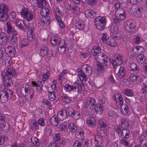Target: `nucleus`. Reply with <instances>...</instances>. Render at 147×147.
Listing matches in <instances>:
<instances>
[{
  "mask_svg": "<svg viewBox=\"0 0 147 147\" xmlns=\"http://www.w3.org/2000/svg\"><path fill=\"white\" fill-rule=\"evenodd\" d=\"M29 10L26 8H23L22 9L20 12L21 16L23 18H25L27 17V15L29 12Z\"/></svg>",
  "mask_w": 147,
  "mask_h": 147,
  "instance_id": "nucleus-34",
  "label": "nucleus"
},
{
  "mask_svg": "<svg viewBox=\"0 0 147 147\" xmlns=\"http://www.w3.org/2000/svg\"><path fill=\"white\" fill-rule=\"evenodd\" d=\"M2 78L4 80V85L5 87L10 86L12 84V80L11 78L8 77L7 75L6 72L3 71L2 72Z\"/></svg>",
  "mask_w": 147,
  "mask_h": 147,
  "instance_id": "nucleus-7",
  "label": "nucleus"
},
{
  "mask_svg": "<svg viewBox=\"0 0 147 147\" xmlns=\"http://www.w3.org/2000/svg\"><path fill=\"white\" fill-rule=\"evenodd\" d=\"M15 24L19 29L22 30L24 32L25 31L24 27L22 26V24L18 21L16 22Z\"/></svg>",
  "mask_w": 147,
  "mask_h": 147,
  "instance_id": "nucleus-52",
  "label": "nucleus"
},
{
  "mask_svg": "<svg viewBox=\"0 0 147 147\" xmlns=\"http://www.w3.org/2000/svg\"><path fill=\"white\" fill-rule=\"evenodd\" d=\"M8 40L7 36L6 33L2 32L0 34V44L4 45L7 44Z\"/></svg>",
  "mask_w": 147,
  "mask_h": 147,
  "instance_id": "nucleus-15",
  "label": "nucleus"
},
{
  "mask_svg": "<svg viewBox=\"0 0 147 147\" xmlns=\"http://www.w3.org/2000/svg\"><path fill=\"white\" fill-rule=\"evenodd\" d=\"M51 18L49 16L42 17L41 18V23L45 26L48 25L51 22Z\"/></svg>",
  "mask_w": 147,
  "mask_h": 147,
  "instance_id": "nucleus-21",
  "label": "nucleus"
},
{
  "mask_svg": "<svg viewBox=\"0 0 147 147\" xmlns=\"http://www.w3.org/2000/svg\"><path fill=\"white\" fill-rule=\"evenodd\" d=\"M100 40L103 43H105L107 42L109 37L108 35L106 33H103L101 34L99 36Z\"/></svg>",
  "mask_w": 147,
  "mask_h": 147,
  "instance_id": "nucleus-25",
  "label": "nucleus"
},
{
  "mask_svg": "<svg viewBox=\"0 0 147 147\" xmlns=\"http://www.w3.org/2000/svg\"><path fill=\"white\" fill-rule=\"evenodd\" d=\"M5 52L11 57H13L16 53L15 48L13 46H8L5 49Z\"/></svg>",
  "mask_w": 147,
  "mask_h": 147,
  "instance_id": "nucleus-10",
  "label": "nucleus"
},
{
  "mask_svg": "<svg viewBox=\"0 0 147 147\" xmlns=\"http://www.w3.org/2000/svg\"><path fill=\"white\" fill-rule=\"evenodd\" d=\"M135 26V24L134 22L131 20H128L125 23V28L127 31H129L130 30L134 28Z\"/></svg>",
  "mask_w": 147,
  "mask_h": 147,
  "instance_id": "nucleus-14",
  "label": "nucleus"
},
{
  "mask_svg": "<svg viewBox=\"0 0 147 147\" xmlns=\"http://www.w3.org/2000/svg\"><path fill=\"white\" fill-rule=\"evenodd\" d=\"M9 10L7 5L4 4L0 5V20L2 21L7 20L8 18L7 13Z\"/></svg>",
  "mask_w": 147,
  "mask_h": 147,
  "instance_id": "nucleus-4",
  "label": "nucleus"
},
{
  "mask_svg": "<svg viewBox=\"0 0 147 147\" xmlns=\"http://www.w3.org/2000/svg\"><path fill=\"white\" fill-rule=\"evenodd\" d=\"M86 17L88 18H92L96 15V12L90 9H86L85 11Z\"/></svg>",
  "mask_w": 147,
  "mask_h": 147,
  "instance_id": "nucleus-20",
  "label": "nucleus"
},
{
  "mask_svg": "<svg viewBox=\"0 0 147 147\" xmlns=\"http://www.w3.org/2000/svg\"><path fill=\"white\" fill-rule=\"evenodd\" d=\"M66 44L65 41L63 40H60L59 42V47H66Z\"/></svg>",
  "mask_w": 147,
  "mask_h": 147,
  "instance_id": "nucleus-58",
  "label": "nucleus"
},
{
  "mask_svg": "<svg viewBox=\"0 0 147 147\" xmlns=\"http://www.w3.org/2000/svg\"><path fill=\"white\" fill-rule=\"evenodd\" d=\"M26 19L28 21H30L33 19V16L32 13L29 12L27 15V17H26Z\"/></svg>",
  "mask_w": 147,
  "mask_h": 147,
  "instance_id": "nucleus-57",
  "label": "nucleus"
},
{
  "mask_svg": "<svg viewBox=\"0 0 147 147\" xmlns=\"http://www.w3.org/2000/svg\"><path fill=\"white\" fill-rule=\"evenodd\" d=\"M20 92L28 100L31 99L33 97V91L30 89L29 86L26 84H24L22 85L20 88Z\"/></svg>",
  "mask_w": 147,
  "mask_h": 147,
  "instance_id": "nucleus-2",
  "label": "nucleus"
},
{
  "mask_svg": "<svg viewBox=\"0 0 147 147\" xmlns=\"http://www.w3.org/2000/svg\"><path fill=\"white\" fill-rule=\"evenodd\" d=\"M66 47H59L58 49L59 53L62 54H63L65 51Z\"/></svg>",
  "mask_w": 147,
  "mask_h": 147,
  "instance_id": "nucleus-61",
  "label": "nucleus"
},
{
  "mask_svg": "<svg viewBox=\"0 0 147 147\" xmlns=\"http://www.w3.org/2000/svg\"><path fill=\"white\" fill-rule=\"evenodd\" d=\"M5 67L7 68H9L11 67V61L8 59H6L5 60Z\"/></svg>",
  "mask_w": 147,
  "mask_h": 147,
  "instance_id": "nucleus-53",
  "label": "nucleus"
},
{
  "mask_svg": "<svg viewBox=\"0 0 147 147\" xmlns=\"http://www.w3.org/2000/svg\"><path fill=\"white\" fill-rule=\"evenodd\" d=\"M37 5L39 8H43L46 6V2L45 0H38Z\"/></svg>",
  "mask_w": 147,
  "mask_h": 147,
  "instance_id": "nucleus-42",
  "label": "nucleus"
},
{
  "mask_svg": "<svg viewBox=\"0 0 147 147\" xmlns=\"http://www.w3.org/2000/svg\"><path fill=\"white\" fill-rule=\"evenodd\" d=\"M108 114L109 117L113 118L115 116L116 113L115 112L111 110L108 111Z\"/></svg>",
  "mask_w": 147,
  "mask_h": 147,
  "instance_id": "nucleus-62",
  "label": "nucleus"
},
{
  "mask_svg": "<svg viewBox=\"0 0 147 147\" xmlns=\"http://www.w3.org/2000/svg\"><path fill=\"white\" fill-rule=\"evenodd\" d=\"M86 123L88 126L93 127L95 125V120L94 118H88L86 121Z\"/></svg>",
  "mask_w": 147,
  "mask_h": 147,
  "instance_id": "nucleus-30",
  "label": "nucleus"
},
{
  "mask_svg": "<svg viewBox=\"0 0 147 147\" xmlns=\"http://www.w3.org/2000/svg\"><path fill=\"white\" fill-rule=\"evenodd\" d=\"M114 99L117 102V104L119 105H121L123 103V100L121 94L119 93H116L113 96Z\"/></svg>",
  "mask_w": 147,
  "mask_h": 147,
  "instance_id": "nucleus-12",
  "label": "nucleus"
},
{
  "mask_svg": "<svg viewBox=\"0 0 147 147\" xmlns=\"http://www.w3.org/2000/svg\"><path fill=\"white\" fill-rule=\"evenodd\" d=\"M123 93L128 96H132L134 95L133 91L130 89H125L123 90Z\"/></svg>",
  "mask_w": 147,
  "mask_h": 147,
  "instance_id": "nucleus-39",
  "label": "nucleus"
},
{
  "mask_svg": "<svg viewBox=\"0 0 147 147\" xmlns=\"http://www.w3.org/2000/svg\"><path fill=\"white\" fill-rule=\"evenodd\" d=\"M43 7V8H42V9H41L40 12V14L41 15L42 17L47 16L49 15V10L48 9L44 8Z\"/></svg>",
  "mask_w": 147,
  "mask_h": 147,
  "instance_id": "nucleus-35",
  "label": "nucleus"
},
{
  "mask_svg": "<svg viewBox=\"0 0 147 147\" xmlns=\"http://www.w3.org/2000/svg\"><path fill=\"white\" fill-rule=\"evenodd\" d=\"M57 116L61 121H63L67 117V114L65 109H63L59 111Z\"/></svg>",
  "mask_w": 147,
  "mask_h": 147,
  "instance_id": "nucleus-13",
  "label": "nucleus"
},
{
  "mask_svg": "<svg viewBox=\"0 0 147 147\" xmlns=\"http://www.w3.org/2000/svg\"><path fill=\"white\" fill-rule=\"evenodd\" d=\"M107 44L112 47H115L117 45L115 40L112 38H110L108 39Z\"/></svg>",
  "mask_w": 147,
  "mask_h": 147,
  "instance_id": "nucleus-33",
  "label": "nucleus"
},
{
  "mask_svg": "<svg viewBox=\"0 0 147 147\" xmlns=\"http://www.w3.org/2000/svg\"><path fill=\"white\" fill-rule=\"evenodd\" d=\"M131 69L129 71V72L131 74L137 73L139 71L138 67L134 63H131L130 65Z\"/></svg>",
  "mask_w": 147,
  "mask_h": 147,
  "instance_id": "nucleus-16",
  "label": "nucleus"
},
{
  "mask_svg": "<svg viewBox=\"0 0 147 147\" xmlns=\"http://www.w3.org/2000/svg\"><path fill=\"white\" fill-rule=\"evenodd\" d=\"M120 106L121 109V113L124 115H126L128 112L129 110L128 107L125 104H123V103Z\"/></svg>",
  "mask_w": 147,
  "mask_h": 147,
  "instance_id": "nucleus-24",
  "label": "nucleus"
},
{
  "mask_svg": "<svg viewBox=\"0 0 147 147\" xmlns=\"http://www.w3.org/2000/svg\"><path fill=\"white\" fill-rule=\"evenodd\" d=\"M125 17V14L117 15L113 19L114 22L116 24H118L121 22L122 20L124 19Z\"/></svg>",
  "mask_w": 147,
  "mask_h": 147,
  "instance_id": "nucleus-19",
  "label": "nucleus"
},
{
  "mask_svg": "<svg viewBox=\"0 0 147 147\" xmlns=\"http://www.w3.org/2000/svg\"><path fill=\"white\" fill-rule=\"evenodd\" d=\"M95 100L93 98H88L85 100V102L86 106L92 110L93 109L94 106L95 105Z\"/></svg>",
  "mask_w": 147,
  "mask_h": 147,
  "instance_id": "nucleus-8",
  "label": "nucleus"
},
{
  "mask_svg": "<svg viewBox=\"0 0 147 147\" xmlns=\"http://www.w3.org/2000/svg\"><path fill=\"white\" fill-rule=\"evenodd\" d=\"M123 57L121 55H118L115 59L116 62L118 65H120L122 63Z\"/></svg>",
  "mask_w": 147,
  "mask_h": 147,
  "instance_id": "nucleus-43",
  "label": "nucleus"
},
{
  "mask_svg": "<svg viewBox=\"0 0 147 147\" xmlns=\"http://www.w3.org/2000/svg\"><path fill=\"white\" fill-rule=\"evenodd\" d=\"M105 55L101 53L99 54L96 56L95 58L97 61L100 63V62L101 61L103 57L105 56Z\"/></svg>",
  "mask_w": 147,
  "mask_h": 147,
  "instance_id": "nucleus-48",
  "label": "nucleus"
},
{
  "mask_svg": "<svg viewBox=\"0 0 147 147\" xmlns=\"http://www.w3.org/2000/svg\"><path fill=\"white\" fill-rule=\"evenodd\" d=\"M63 100L65 103H69L71 102V98L66 95L63 96Z\"/></svg>",
  "mask_w": 147,
  "mask_h": 147,
  "instance_id": "nucleus-51",
  "label": "nucleus"
},
{
  "mask_svg": "<svg viewBox=\"0 0 147 147\" xmlns=\"http://www.w3.org/2000/svg\"><path fill=\"white\" fill-rule=\"evenodd\" d=\"M36 120H32L30 122V127L31 129L34 130L36 129Z\"/></svg>",
  "mask_w": 147,
  "mask_h": 147,
  "instance_id": "nucleus-49",
  "label": "nucleus"
},
{
  "mask_svg": "<svg viewBox=\"0 0 147 147\" xmlns=\"http://www.w3.org/2000/svg\"><path fill=\"white\" fill-rule=\"evenodd\" d=\"M73 147H81V143L78 141H75L73 145Z\"/></svg>",
  "mask_w": 147,
  "mask_h": 147,
  "instance_id": "nucleus-64",
  "label": "nucleus"
},
{
  "mask_svg": "<svg viewBox=\"0 0 147 147\" xmlns=\"http://www.w3.org/2000/svg\"><path fill=\"white\" fill-rule=\"evenodd\" d=\"M121 132V136L123 138H127L129 137L130 133L129 129H126V128H124Z\"/></svg>",
  "mask_w": 147,
  "mask_h": 147,
  "instance_id": "nucleus-27",
  "label": "nucleus"
},
{
  "mask_svg": "<svg viewBox=\"0 0 147 147\" xmlns=\"http://www.w3.org/2000/svg\"><path fill=\"white\" fill-rule=\"evenodd\" d=\"M7 71L9 75H14L15 73L14 70L12 69L11 67L7 68Z\"/></svg>",
  "mask_w": 147,
  "mask_h": 147,
  "instance_id": "nucleus-60",
  "label": "nucleus"
},
{
  "mask_svg": "<svg viewBox=\"0 0 147 147\" xmlns=\"http://www.w3.org/2000/svg\"><path fill=\"white\" fill-rule=\"evenodd\" d=\"M78 77L81 81L84 80L86 81V75L82 70L78 69Z\"/></svg>",
  "mask_w": 147,
  "mask_h": 147,
  "instance_id": "nucleus-18",
  "label": "nucleus"
},
{
  "mask_svg": "<svg viewBox=\"0 0 147 147\" xmlns=\"http://www.w3.org/2000/svg\"><path fill=\"white\" fill-rule=\"evenodd\" d=\"M37 123L40 125L43 126L45 125V124L44 120L42 118H40L38 119L37 121Z\"/></svg>",
  "mask_w": 147,
  "mask_h": 147,
  "instance_id": "nucleus-59",
  "label": "nucleus"
},
{
  "mask_svg": "<svg viewBox=\"0 0 147 147\" xmlns=\"http://www.w3.org/2000/svg\"><path fill=\"white\" fill-rule=\"evenodd\" d=\"M19 44L21 48L25 47L27 46L28 45L27 39L26 38L21 39Z\"/></svg>",
  "mask_w": 147,
  "mask_h": 147,
  "instance_id": "nucleus-37",
  "label": "nucleus"
},
{
  "mask_svg": "<svg viewBox=\"0 0 147 147\" xmlns=\"http://www.w3.org/2000/svg\"><path fill=\"white\" fill-rule=\"evenodd\" d=\"M53 12L55 15L56 19L60 20V18L63 17V15L60 10L58 7H54L53 9Z\"/></svg>",
  "mask_w": 147,
  "mask_h": 147,
  "instance_id": "nucleus-11",
  "label": "nucleus"
},
{
  "mask_svg": "<svg viewBox=\"0 0 147 147\" xmlns=\"http://www.w3.org/2000/svg\"><path fill=\"white\" fill-rule=\"evenodd\" d=\"M72 117H73L75 119H77L80 118V116L79 113L78 111H75L74 113V114L71 116Z\"/></svg>",
  "mask_w": 147,
  "mask_h": 147,
  "instance_id": "nucleus-56",
  "label": "nucleus"
},
{
  "mask_svg": "<svg viewBox=\"0 0 147 147\" xmlns=\"http://www.w3.org/2000/svg\"><path fill=\"white\" fill-rule=\"evenodd\" d=\"M82 70L84 72H85L86 75H90L92 72V69L91 67L88 65H83L82 67Z\"/></svg>",
  "mask_w": 147,
  "mask_h": 147,
  "instance_id": "nucleus-17",
  "label": "nucleus"
},
{
  "mask_svg": "<svg viewBox=\"0 0 147 147\" xmlns=\"http://www.w3.org/2000/svg\"><path fill=\"white\" fill-rule=\"evenodd\" d=\"M117 27V26L113 27L111 30V32L112 34L117 35L116 37H118L119 39L122 37L121 36H119V34L118 33Z\"/></svg>",
  "mask_w": 147,
  "mask_h": 147,
  "instance_id": "nucleus-44",
  "label": "nucleus"
},
{
  "mask_svg": "<svg viewBox=\"0 0 147 147\" xmlns=\"http://www.w3.org/2000/svg\"><path fill=\"white\" fill-rule=\"evenodd\" d=\"M48 96L49 100L51 101L54 100L56 98L54 92H49Z\"/></svg>",
  "mask_w": 147,
  "mask_h": 147,
  "instance_id": "nucleus-47",
  "label": "nucleus"
},
{
  "mask_svg": "<svg viewBox=\"0 0 147 147\" xmlns=\"http://www.w3.org/2000/svg\"><path fill=\"white\" fill-rule=\"evenodd\" d=\"M17 37L16 35H13L10 40L11 43L13 45H17L18 44Z\"/></svg>",
  "mask_w": 147,
  "mask_h": 147,
  "instance_id": "nucleus-41",
  "label": "nucleus"
},
{
  "mask_svg": "<svg viewBox=\"0 0 147 147\" xmlns=\"http://www.w3.org/2000/svg\"><path fill=\"white\" fill-rule=\"evenodd\" d=\"M91 53L94 55L96 56L101 53V49L98 47H94L91 51Z\"/></svg>",
  "mask_w": 147,
  "mask_h": 147,
  "instance_id": "nucleus-29",
  "label": "nucleus"
},
{
  "mask_svg": "<svg viewBox=\"0 0 147 147\" xmlns=\"http://www.w3.org/2000/svg\"><path fill=\"white\" fill-rule=\"evenodd\" d=\"M107 22V20L105 16L97 17L95 18L94 20L95 27L99 30H102L105 29Z\"/></svg>",
  "mask_w": 147,
  "mask_h": 147,
  "instance_id": "nucleus-3",
  "label": "nucleus"
},
{
  "mask_svg": "<svg viewBox=\"0 0 147 147\" xmlns=\"http://www.w3.org/2000/svg\"><path fill=\"white\" fill-rule=\"evenodd\" d=\"M50 73L49 72L47 71L43 74V80L45 81L48 79Z\"/></svg>",
  "mask_w": 147,
  "mask_h": 147,
  "instance_id": "nucleus-63",
  "label": "nucleus"
},
{
  "mask_svg": "<svg viewBox=\"0 0 147 147\" xmlns=\"http://www.w3.org/2000/svg\"><path fill=\"white\" fill-rule=\"evenodd\" d=\"M59 129L61 131H65V130H67V125L63 124H60L59 126Z\"/></svg>",
  "mask_w": 147,
  "mask_h": 147,
  "instance_id": "nucleus-50",
  "label": "nucleus"
},
{
  "mask_svg": "<svg viewBox=\"0 0 147 147\" xmlns=\"http://www.w3.org/2000/svg\"><path fill=\"white\" fill-rule=\"evenodd\" d=\"M68 127L70 131L72 132H75L77 130V128L73 123H70L68 125Z\"/></svg>",
  "mask_w": 147,
  "mask_h": 147,
  "instance_id": "nucleus-40",
  "label": "nucleus"
},
{
  "mask_svg": "<svg viewBox=\"0 0 147 147\" xmlns=\"http://www.w3.org/2000/svg\"><path fill=\"white\" fill-rule=\"evenodd\" d=\"M102 105L100 104H98L95 105L94 106L93 109L95 110L97 114H100L103 111V109L102 108Z\"/></svg>",
  "mask_w": 147,
  "mask_h": 147,
  "instance_id": "nucleus-23",
  "label": "nucleus"
},
{
  "mask_svg": "<svg viewBox=\"0 0 147 147\" xmlns=\"http://www.w3.org/2000/svg\"><path fill=\"white\" fill-rule=\"evenodd\" d=\"M58 39L59 37L57 36H53L51 38V42L53 45H56L59 41Z\"/></svg>",
  "mask_w": 147,
  "mask_h": 147,
  "instance_id": "nucleus-38",
  "label": "nucleus"
},
{
  "mask_svg": "<svg viewBox=\"0 0 147 147\" xmlns=\"http://www.w3.org/2000/svg\"><path fill=\"white\" fill-rule=\"evenodd\" d=\"M40 50V54L42 56H45L47 54L48 51L47 47L45 46H41Z\"/></svg>",
  "mask_w": 147,
  "mask_h": 147,
  "instance_id": "nucleus-31",
  "label": "nucleus"
},
{
  "mask_svg": "<svg viewBox=\"0 0 147 147\" xmlns=\"http://www.w3.org/2000/svg\"><path fill=\"white\" fill-rule=\"evenodd\" d=\"M12 92L10 89L5 88L0 92V101L2 102H6L8 99L9 95H11Z\"/></svg>",
  "mask_w": 147,
  "mask_h": 147,
  "instance_id": "nucleus-5",
  "label": "nucleus"
},
{
  "mask_svg": "<svg viewBox=\"0 0 147 147\" xmlns=\"http://www.w3.org/2000/svg\"><path fill=\"white\" fill-rule=\"evenodd\" d=\"M65 90L67 91H74V94L77 96L79 93L84 90V85L81 84L79 85L77 83L75 82L73 86H71L69 84H66L64 86Z\"/></svg>",
  "mask_w": 147,
  "mask_h": 147,
  "instance_id": "nucleus-1",
  "label": "nucleus"
},
{
  "mask_svg": "<svg viewBox=\"0 0 147 147\" xmlns=\"http://www.w3.org/2000/svg\"><path fill=\"white\" fill-rule=\"evenodd\" d=\"M136 60L139 63H143L145 59L144 55L142 54H141L138 55L136 57Z\"/></svg>",
  "mask_w": 147,
  "mask_h": 147,
  "instance_id": "nucleus-36",
  "label": "nucleus"
},
{
  "mask_svg": "<svg viewBox=\"0 0 147 147\" xmlns=\"http://www.w3.org/2000/svg\"><path fill=\"white\" fill-rule=\"evenodd\" d=\"M7 32L8 34H11L12 35H16L18 32L15 29L13 28L11 26L9 22H7L6 23Z\"/></svg>",
  "mask_w": 147,
  "mask_h": 147,
  "instance_id": "nucleus-9",
  "label": "nucleus"
},
{
  "mask_svg": "<svg viewBox=\"0 0 147 147\" xmlns=\"http://www.w3.org/2000/svg\"><path fill=\"white\" fill-rule=\"evenodd\" d=\"M5 123L4 116L0 113V125L3 128L5 126Z\"/></svg>",
  "mask_w": 147,
  "mask_h": 147,
  "instance_id": "nucleus-45",
  "label": "nucleus"
},
{
  "mask_svg": "<svg viewBox=\"0 0 147 147\" xmlns=\"http://www.w3.org/2000/svg\"><path fill=\"white\" fill-rule=\"evenodd\" d=\"M50 121L51 124L54 126H57L59 123V121L58 117L54 116L51 118Z\"/></svg>",
  "mask_w": 147,
  "mask_h": 147,
  "instance_id": "nucleus-26",
  "label": "nucleus"
},
{
  "mask_svg": "<svg viewBox=\"0 0 147 147\" xmlns=\"http://www.w3.org/2000/svg\"><path fill=\"white\" fill-rule=\"evenodd\" d=\"M119 124L122 128H126L129 126L128 121L124 118H121L120 120Z\"/></svg>",
  "mask_w": 147,
  "mask_h": 147,
  "instance_id": "nucleus-28",
  "label": "nucleus"
},
{
  "mask_svg": "<svg viewBox=\"0 0 147 147\" xmlns=\"http://www.w3.org/2000/svg\"><path fill=\"white\" fill-rule=\"evenodd\" d=\"M102 135L101 133H98V135L95 137L94 143L95 147H104V143Z\"/></svg>",
  "mask_w": 147,
  "mask_h": 147,
  "instance_id": "nucleus-6",
  "label": "nucleus"
},
{
  "mask_svg": "<svg viewBox=\"0 0 147 147\" xmlns=\"http://www.w3.org/2000/svg\"><path fill=\"white\" fill-rule=\"evenodd\" d=\"M65 110L67 113L71 117L75 112L72 108L70 107L66 108Z\"/></svg>",
  "mask_w": 147,
  "mask_h": 147,
  "instance_id": "nucleus-46",
  "label": "nucleus"
},
{
  "mask_svg": "<svg viewBox=\"0 0 147 147\" xmlns=\"http://www.w3.org/2000/svg\"><path fill=\"white\" fill-rule=\"evenodd\" d=\"M75 26L78 29L82 30L83 29L84 27V22L80 19H78L77 20L76 22Z\"/></svg>",
  "mask_w": 147,
  "mask_h": 147,
  "instance_id": "nucleus-22",
  "label": "nucleus"
},
{
  "mask_svg": "<svg viewBox=\"0 0 147 147\" xmlns=\"http://www.w3.org/2000/svg\"><path fill=\"white\" fill-rule=\"evenodd\" d=\"M125 73L126 71L125 68L121 66L120 67L117 74L119 77H122L125 76Z\"/></svg>",
  "mask_w": 147,
  "mask_h": 147,
  "instance_id": "nucleus-32",
  "label": "nucleus"
},
{
  "mask_svg": "<svg viewBox=\"0 0 147 147\" xmlns=\"http://www.w3.org/2000/svg\"><path fill=\"white\" fill-rule=\"evenodd\" d=\"M108 60V57L107 56V55H105V56L103 57L101 61L100 62V63L102 62L104 64L105 66H107L108 65V64L106 63L107 62Z\"/></svg>",
  "mask_w": 147,
  "mask_h": 147,
  "instance_id": "nucleus-54",
  "label": "nucleus"
},
{
  "mask_svg": "<svg viewBox=\"0 0 147 147\" xmlns=\"http://www.w3.org/2000/svg\"><path fill=\"white\" fill-rule=\"evenodd\" d=\"M143 39L140 37L138 36H136L134 39L133 41L135 43H139L142 41Z\"/></svg>",
  "mask_w": 147,
  "mask_h": 147,
  "instance_id": "nucleus-55",
  "label": "nucleus"
}]
</instances>
